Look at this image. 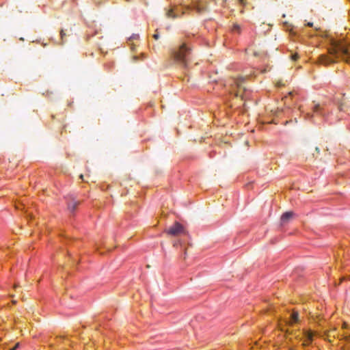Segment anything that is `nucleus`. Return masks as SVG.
<instances>
[{
  "label": "nucleus",
  "instance_id": "f257e3e1",
  "mask_svg": "<svg viewBox=\"0 0 350 350\" xmlns=\"http://www.w3.org/2000/svg\"><path fill=\"white\" fill-rule=\"evenodd\" d=\"M329 56L321 55L319 57V63L323 65L332 64L341 57L346 62L350 64V49L340 43H334L329 49Z\"/></svg>",
  "mask_w": 350,
  "mask_h": 350
},
{
  "label": "nucleus",
  "instance_id": "f03ea898",
  "mask_svg": "<svg viewBox=\"0 0 350 350\" xmlns=\"http://www.w3.org/2000/svg\"><path fill=\"white\" fill-rule=\"evenodd\" d=\"M245 81V79L243 77L230 78L225 86L234 97H241V99H243L247 96V88L244 85Z\"/></svg>",
  "mask_w": 350,
  "mask_h": 350
},
{
  "label": "nucleus",
  "instance_id": "7ed1b4c3",
  "mask_svg": "<svg viewBox=\"0 0 350 350\" xmlns=\"http://www.w3.org/2000/svg\"><path fill=\"white\" fill-rule=\"evenodd\" d=\"M191 51L186 44H182L178 49L172 51V57L176 63L183 68H188L191 62Z\"/></svg>",
  "mask_w": 350,
  "mask_h": 350
},
{
  "label": "nucleus",
  "instance_id": "20e7f679",
  "mask_svg": "<svg viewBox=\"0 0 350 350\" xmlns=\"http://www.w3.org/2000/svg\"><path fill=\"white\" fill-rule=\"evenodd\" d=\"M165 10L166 17L173 19L182 16L185 13L184 10H180L177 7L172 8L168 10L165 9Z\"/></svg>",
  "mask_w": 350,
  "mask_h": 350
},
{
  "label": "nucleus",
  "instance_id": "39448f33",
  "mask_svg": "<svg viewBox=\"0 0 350 350\" xmlns=\"http://www.w3.org/2000/svg\"><path fill=\"white\" fill-rule=\"evenodd\" d=\"M167 234L172 236H178L185 233V230L182 225L176 222L171 226L167 231Z\"/></svg>",
  "mask_w": 350,
  "mask_h": 350
},
{
  "label": "nucleus",
  "instance_id": "423d86ee",
  "mask_svg": "<svg viewBox=\"0 0 350 350\" xmlns=\"http://www.w3.org/2000/svg\"><path fill=\"white\" fill-rule=\"evenodd\" d=\"M185 8L187 10H195L198 13H202L206 10V5L203 4L200 0H198L193 6L187 5Z\"/></svg>",
  "mask_w": 350,
  "mask_h": 350
},
{
  "label": "nucleus",
  "instance_id": "0eeeda50",
  "mask_svg": "<svg viewBox=\"0 0 350 350\" xmlns=\"http://www.w3.org/2000/svg\"><path fill=\"white\" fill-rule=\"evenodd\" d=\"M299 322V314L297 312L293 311L291 313L288 319L286 321V324L293 326Z\"/></svg>",
  "mask_w": 350,
  "mask_h": 350
},
{
  "label": "nucleus",
  "instance_id": "6e6552de",
  "mask_svg": "<svg viewBox=\"0 0 350 350\" xmlns=\"http://www.w3.org/2000/svg\"><path fill=\"white\" fill-rule=\"evenodd\" d=\"M313 112L315 114L319 115L321 116H325L326 114V111H325V109L322 108L319 104L315 105L313 107Z\"/></svg>",
  "mask_w": 350,
  "mask_h": 350
},
{
  "label": "nucleus",
  "instance_id": "1a4fd4ad",
  "mask_svg": "<svg viewBox=\"0 0 350 350\" xmlns=\"http://www.w3.org/2000/svg\"><path fill=\"white\" fill-rule=\"evenodd\" d=\"M293 215V213L288 211L286 212L281 216V224L283 225L286 223H287L291 218H292Z\"/></svg>",
  "mask_w": 350,
  "mask_h": 350
},
{
  "label": "nucleus",
  "instance_id": "9d476101",
  "mask_svg": "<svg viewBox=\"0 0 350 350\" xmlns=\"http://www.w3.org/2000/svg\"><path fill=\"white\" fill-rule=\"evenodd\" d=\"M79 202L72 199L68 202V208L71 213H73L79 205Z\"/></svg>",
  "mask_w": 350,
  "mask_h": 350
},
{
  "label": "nucleus",
  "instance_id": "9b49d317",
  "mask_svg": "<svg viewBox=\"0 0 350 350\" xmlns=\"http://www.w3.org/2000/svg\"><path fill=\"white\" fill-rule=\"evenodd\" d=\"M139 35L138 34H133L128 40L129 44L131 46V50H134V41L137 40L139 39Z\"/></svg>",
  "mask_w": 350,
  "mask_h": 350
},
{
  "label": "nucleus",
  "instance_id": "f8f14e48",
  "mask_svg": "<svg viewBox=\"0 0 350 350\" xmlns=\"http://www.w3.org/2000/svg\"><path fill=\"white\" fill-rule=\"evenodd\" d=\"M240 29H241V28H240L239 25H238L237 24L233 25L232 31L239 33Z\"/></svg>",
  "mask_w": 350,
  "mask_h": 350
},
{
  "label": "nucleus",
  "instance_id": "ddd939ff",
  "mask_svg": "<svg viewBox=\"0 0 350 350\" xmlns=\"http://www.w3.org/2000/svg\"><path fill=\"white\" fill-rule=\"evenodd\" d=\"M292 95H293V92H290L288 93V96H286L283 98V99H284V103H285V104H287V103H288V98H289L290 96H291Z\"/></svg>",
  "mask_w": 350,
  "mask_h": 350
},
{
  "label": "nucleus",
  "instance_id": "4468645a",
  "mask_svg": "<svg viewBox=\"0 0 350 350\" xmlns=\"http://www.w3.org/2000/svg\"><path fill=\"white\" fill-rule=\"evenodd\" d=\"M305 119L306 120H310L312 119V118L313 117V115L310 113H306L305 114Z\"/></svg>",
  "mask_w": 350,
  "mask_h": 350
},
{
  "label": "nucleus",
  "instance_id": "2eb2a0df",
  "mask_svg": "<svg viewBox=\"0 0 350 350\" xmlns=\"http://www.w3.org/2000/svg\"><path fill=\"white\" fill-rule=\"evenodd\" d=\"M299 58V55L297 53L292 54L291 55V59L293 61H296Z\"/></svg>",
  "mask_w": 350,
  "mask_h": 350
},
{
  "label": "nucleus",
  "instance_id": "dca6fc26",
  "mask_svg": "<svg viewBox=\"0 0 350 350\" xmlns=\"http://www.w3.org/2000/svg\"><path fill=\"white\" fill-rule=\"evenodd\" d=\"M276 85V87H278V88H280V87H282V86L284 85V84L281 81H278V82L276 83V85Z\"/></svg>",
  "mask_w": 350,
  "mask_h": 350
},
{
  "label": "nucleus",
  "instance_id": "f3484780",
  "mask_svg": "<svg viewBox=\"0 0 350 350\" xmlns=\"http://www.w3.org/2000/svg\"><path fill=\"white\" fill-rule=\"evenodd\" d=\"M153 38H154L155 40H158V39H159V34L157 33H154V34L153 35Z\"/></svg>",
  "mask_w": 350,
  "mask_h": 350
},
{
  "label": "nucleus",
  "instance_id": "a211bd4d",
  "mask_svg": "<svg viewBox=\"0 0 350 350\" xmlns=\"http://www.w3.org/2000/svg\"><path fill=\"white\" fill-rule=\"evenodd\" d=\"M345 339L346 341H350V335L349 336L345 335Z\"/></svg>",
  "mask_w": 350,
  "mask_h": 350
},
{
  "label": "nucleus",
  "instance_id": "6ab92c4d",
  "mask_svg": "<svg viewBox=\"0 0 350 350\" xmlns=\"http://www.w3.org/2000/svg\"><path fill=\"white\" fill-rule=\"evenodd\" d=\"M306 25L308 27H312L313 26V23H310V22H308Z\"/></svg>",
  "mask_w": 350,
  "mask_h": 350
},
{
  "label": "nucleus",
  "instance_id": "aec40b11",
  "mask_svg": "<svg viewBox=\"0 0 350 350\" xmlns=\"http://www.w3.org/2000/svg\"><path fill=\"white\" fill-rule=\"evenodd\" d=\"M18 346V344H16L13 348L9 349V350H16Z\"/></svg>",
  "mask_w": 350,
  "mask_h": 350
},
{
  "label": "nucleus",
  "instance_id": "412c9836",
  "mask_svg": "<svg viewBox=\"0 0 350 350\" xmlns=\"http://www.w3.org/2000/svg\"><path fill=\"white\" fill-rule=\"evenodd\" d=\"M64 36H65V33H64V31L62 30L61 31V38H62V39L64 38Z\"/></svg>",
  "mask_w": 350,
  "mask_h": 350
},
{
  "label": "nucleus",
  "instance_id": "4be33fe9",
  "mask_svg": "<svg viewBox=\"0 0 350 350\" xmlns=\"http://www.w3.org/2000/svg\"><path fill=\"white\" fill-rule=\"evenodd\" d=\"M342 328L343 329H347V324L346 323H344L343 325H342Z\"/></svg>",
  "mask_w": 350,
  "mask_h": 350
},
{
  "label": "nucleus",
  "instance_id": "5701e85b",
  "mask_svg": "<svg viewBox=\"0 0 350 350\" xmlns=\"http://www.w3.org/2000/svg\"><path fill=\"white\" fill-rule=\"evenodd\" d=\"M339 109H340V111H343V105H340L339 106Z\"/></svg>",
  "mask_w": 350,
  "mask_h": 350
},
{
  "label": "nucleus",
  "instance_id": "b1692460",
  "mask_svg": "<svg viewBox=\"0 0 350 350\" xmlns=\"http://www.w3.org/2000/svg\"><path fill=\"white\" fill-rule=\"evenodd\" d=\"M239 3L242 5L245 3L244 0H239Z\"/></svg>",
  "mask_w": 350,
  "mask_h": 350
},
{
  "label": "nucleus",
  "instance_id": "393cba45",
  "mask_svg": "<svg viewBox=\"0 0 350 350\" xmlns=\"http://www.w3.org/2000/svg\"><path fill=\"white\" fill-rule=\"evenodd\" d=\"M308 340H312V336H311V335H309V336H308Z\"/></svg>",
  "mask_w": 350,
  "mask_h": 350
},
{
  "label": "nucleus",
  "instance_id": "a878e982",
  "mask_svg": "<svg viewBox=\"0 0 350 350\" xmlns=\"http://www.w3.org/2000/svg\"><path fill=\"white\" fill-rule=\"evenodd\" d=\"M80 178H81V180H83V176L82 174H81V175H80Z\"/></svg>",
  "mask_w": 350,
  "mask_h": 350
},
{
  "label": "nucleus",
  "instance_id": "bb28decb",
  "mask_svg": "<svg viewBox=\"0 0 350 350\" xmlns=\"http://www.w3.org/2000/svg\"><path fill=\"white\" fill-rule=\"evenodd\" d=\"M315 150H316V151H317V152H319V148H317H317H315Z\"/></svg>",
  "mask_w": 350,
  "mask_h": 350
},
{
  "label": "nucleus",
  "instance_id": "cd10ccee",
  "mask_svg": "<svg viewBox=\"0 0 350 350\" xmlns=\"http://www.w3.org/2000/svg\"><path fill=\"white\" fill-rule=\"evenodd\" d=\"M133 59H134V60H136L137 59V56H133Z\"/></svg>",
  "mask_w": 350,
  "mask_h": 350
},
{
  "label": "nucleus",
  "instance_id": "c85d7f7f",
  "mask_svg": "<svg viewBox=\"0 0 350 350\" xmlns=\"http://www.w3.org/2000/svg\"><path fill=\"white\" fill-rule=\"evenodd\" d=\"M284 25H285V26H287V25H288L287 22H285V23H284Z\"/></svg>",
  "mask_w": 350,
  "mask_h": 350
},
{
  "label": "nucleus",
  "instance_id": "c756f323",
  "mask_svg": "<svg viewBox=\"0 0 350 350\" xmlns=\"http://www.w3.org/2000/svg\"><path fill=\"white\" fill-rule=\"evenodd\" d=\"M299 110L302 113L303 111L301 110V107L299 108Z\"/></svg>",
  "mask_w": 350,
  "mask_h": 350
},
{
  "label": "nucleus",
  "instance_id": "7c9ffc66",
  "mask_svg": "<svg viewBox=\"0 0 350 350\" xmlns=\"http://www.w3.org/2000/svg\"><path fill=\"white\" fill-rule=\"evenodd\" d=\"M254 55L257 56V55H258V53H254Z\"/></svg>",
  "mask_w": 350,
  "mask_h": 350
},
{
  "label": "nucleus",
  "instance_id": "2f4dec72",
  "mask_svg": "<svg viewBox=\"0 0 350 350\" xmlns=\"http://www.w3.org/2000/svg\"><path fill=\"white\" fill-rule=\"evenodd\" d=\"M17 286H18L17 285H14V288H17Z\"/></svg>",
  "mask_w": 350,
  "mask_h": 350
}]
</instances>
